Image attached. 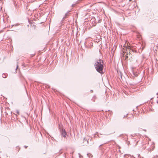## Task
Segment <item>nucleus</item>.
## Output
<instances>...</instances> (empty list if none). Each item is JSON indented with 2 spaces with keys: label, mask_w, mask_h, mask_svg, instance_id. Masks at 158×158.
I'll return each mask as SVG.
<instances>
[{
  "label": "nucleus",
  "mask_w": 158,
  "mask_h": 158,
  "mask_svg": "<svg viewBox=\"0 0 158 158\" xmlns=\"http://www.w3.org/2000/svg\"><path fill=\"white\" fill-rule=\"evenodd\" d=\"M94 62V65L97 71L101 74H103L104 67L102 60L100 59H97L95 60Z\"/></svg>",
  "instance_id": "f257e3e1"
},
{
  "label": "nucleus",
  "mask_w": 158,
  "mask_h": 158,
  "mask_svg": "<svg viewBox=\"0 0 158 158\" xmlns=\"http://www.w3.org/2000/svg\"><path fill=\"white\" fill-rule=\"evenodd\" d=\"M126 50L125 52V49H123V53H122L123 57H124V59H125L126 60H127L128 59H130V58L131 57V55L130 53V47L129 46H127L126 48Z\"/></svg>",
  "instance_id": "f03ea898"
},
{
  "label": "nucleus",
  "mask_w": 158,
  "mask_h": 158,
  "mask_svg": "<svg viewBox=\"0 0 158 158\" xmlns=\"http://www.w3.org/2000/svg\"><path fill=\"white\" fill-rule=\"evenodd\" d=\"M60 131L62 137H63L64 138H66L67 136V135L65 130L63 129L62 128L61 129H60Z\"/></svg>",
  "instance_id": "7ed1b4c3"
},
{
  "label": "nucleus",
  "mask_w": 158,
  "mask_h": 158,
  "mask_svg": "<svg viewBox=\"0 0 158 158\" xmlns=\"http://www.w3.org/2000/svg\"><path fill=\"white\" fill-rule=\"evenodd\" d=\"M95 21L94 22V23H93V26H95L96 24L98 23H100L101 21V19H100L98 17H97V18L95 19Z\"/></svg>",
  "instance_id": "20e7f679"
},
{
  "label": "nucleus",
  "mask_w": 158,
  "mask_h": 158,
  "mask_svg": "<svg viewBox=\"0 0 158 158\" xmlns=\"http://www.w3.org/2000/svg\"><path fill=\"white\" fill-rule=\"evenodd\" d=\"M70 11H69L68 12L66 13V14H65V16L63 18V20L64 19H65L67 17V16H68V14H69V12H70Z\"/></svg>",
  "instance_id": "39448f33"
},
{
  "label": "nucleus",
  "mask_w": 158,
  "mask_h": 158,
  "mask_svg": "<svg viewBox=\"0 0 158 158\" xmlns=\"http://www.w3.org/2000/svg\"><path fill=\"white\" fill-rule=\"evenodd\" d=\"M7 76V74L6 73L3 74L2 75V77L4 78H6Z\"/></svg>",
  "instance_id": "423d86ee"
},
{
  "label": "nucleus",
  "mask_w": 158,
  "mask_h": 158,
  "mask_svg": "<svg viewBox=\"0 0 158 158\" xmlns=\"http://www.w3.org/2000/svg\"><path fill=\"white\" fill-rule=\"evenodd\" d=\"M84 142H85V141H86V142H87V144H89V143H88V142H89V140H87V139H86L85 138H84Z\"/></svg>",
  "instance_id": "0eeeda50"
},
{
  "label": "nucleus",
  "mask_w": 158,
  "mask_h": 158,
  "mask_svg": "<svg viewBox=\"0 0 158 158\" xmlns=\"http://www.w3.org/2000/svg\"><path fill=\"white\" fill-rule=\"evenodd\" d=\"M16 112L17 114H19V112L18 110H17Z\"/></svg>",
  "instance_id": "6e6552de"
},
{
  "label": "nucleus",
  "mask_w": 158,
  "mask_h": 158,
  "mask_svg": "<svg viewBox=\"0 0 158 158\" xmlns=\"http://www.w3.org/2000/svg\"><path fill=\"white\" fill-rule=\"evenodd\" d=\"M18 68V65H17V67H16V70H17V69Z\"/></svg>",
  "instance_id": "1a4fd4ad"
},
{
  "label": "nucleus",
  "mask_w": 158,
  "mask_h": 158,
  "mask_svg": "<svg viewBox=\"0 0 158 158\" xmlns=\"http://www.w3.org/2000/svg\"><path fill=\"white\" fill-rule=\"evenodd\" d=\"M24 147L25 148H26L27 147V146H26L25 145L24 146Z\"/></svg>",
  "instance_id": "9d476101"
},
{
  "label": "nucleus",
  "mask_w": 158,
  "mask_h": 158,
  "mask_svg": "<svg viewBox=\"0 0 158 158\" xmlns=\"http://www.w3.org/2000/svg\"><path fill=\"white\" fill-rule=\"evenodd\" d=\"M18 149H17V151H18V152H19V150L20 149V148H18Z\"/></svg>",
  "instance_id": "9b49d317"
},
{
  "label": "nucleus",
  "mask_w": 158,
  "mask_h": 158,
  "mask_svg": "<svg viewBox=\"0 0 158 158\" xmlns=\"http://www.w3.org/2000/svg\"><path fill=\"white\" fill-rule=\"evenodd\" d=\"M18 149H17V151H18V152H19V150L20 149V148H18Z\"/></svg>",
  "instance_id": "f8f14e48"
},
{
  "label": "nucleus",
  "mask_w": 158,
  "mask_h": 158,
  "mask_svg": "<svg viewBox=\"0 0 158 158\" xmlns=\"http://www.w3.org/2000/svg\"><path fill=\"white\" fill-rule=\"evenodd\" d=\"M59 128H60V124H59Z\"/></svg>",
  "instance_id": "ddd939ff"
},
{
  "label": "nucleus",
  "mask_w": 158,
  "mask_h": 158,
  "mask_svg": "<svg viewBox=\"0 0 158 158\" xmlns=\"http://www.w3.org/2000/svg\"><path fill=\"white\" fill-rule=\"evenodd\" d=\"M95 19V18H94V19H91V20H92V21L93 20H94Z\"/></svg>",
  "instance_id": "4468645a"
},
{
  "label": "nucleus",
  "mask_w": 158,
  "mask_h": 158,
  "mask_svg": "<svg viewBox=\"0 0 158 158\" xmlns=\"http://www.w3.org/2000/svg\"><path fill=\"white\" fill-rule=\"evenodd\" d=\"M78 154L79 155V157H80V158H81V155L80 153H79Z\"/></svg>",
  "instance_id": "2eb2a0df"
},
{
  "label": "nucleus",
  "mask_w": 158,
  "mask_h": 158,
  "mask_svg": "<svg viewBox=\"0 0 158 158\" xmlns=\"http://www.w3.org/2000/svg\"><path fill=\"white\" fill-rule=\"evenodd\" d=\"M154 156V158H155L156 156L157 157V155H156V156Z\"/></svg>",
  "instance_id": "dca6fc26"
},
{
  "label": "nucleus",
  "mask_w": 158,
  "mask_h": 158,
  "mask_svg": "<svg viewBox=\"0 0 158 158\" xmlns=\"http://www.w3.org/2000/svg\"><path fill=\"white\" fill-rule=\"evenodd\" d=\"M102 145H103V144H101L99 146V148H100Z\"/></svg>",
  "instance_id": "f3484780"
},
{
  "label": "nucleus",
  "mask_w": 158,
  "mask_h": 158,
  "mask_svg": "<svg viewBox=\"0 0 158 158\" xmlns=\"http://www.w3.org/2000/svg\"><path fill=\"white\" fill-rule=\"evenodd\" d=\"M124 46V47H126L125 45V46Z\"/></svg>",
  "instance_id": "a211bd4d"
},
{
  "label": "nucleus",
  "mask_w": 158,
  "mask_h": 158,
  "mask_svg": "<svg viewBox=\"0 0 158 158\" xmlns=\"http://www.w3.org/2000/svg\"><path fill=\"white\" fill-rule=\"evenodd\" d=\"M126 117V116H125V115H124V117H123V118H124V117Z\"/></svg>",
  "instance_id": "6ab92c4d"
},
{
  "label": "nucleus",
  "mask_w": 158,
  "mask_h": 158,
  "mask_svg": "<svg viewBox=\"0 0 158 158\" xmlns=\"http://www.w3.org/2000/svg\"><path fill=\"white\" fill-rule=\"evenodd\" d=\"M91 92H93V90H91Z\"/></svg>",
  "instance_id": "aec40b11"
}]
</instances>
